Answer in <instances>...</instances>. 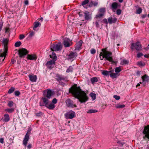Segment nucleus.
Here are the masks:
<instances>
[{
	"label": "nucleus",
	"instance_id": "obj_1",
	"mask_svg": "<svg viewBox=\"0 0 149 149\" xmlns=\"http://www.w3.org/2000/svg\"><path fill=\"white\" fill-rule=\"evenodd\" d=\"M54 92L52 91L51 89H47L43 91V97L41 98V100H42L43 104H45L44 105L43 104H41V102H40V106H45L49 110H53L55 107V105L51 103L49 104L48 105L49 100L51 97L52 96L54 95Z\"/></svg>",
	"mask_w": 149,
	"mask_h": 149
},
{
	"label": "nucleus",
	"instance_id": "obj_2",
	"mask_svg": "<svg viewBox=\"0 0 149 149\" xmlns=\"http://www.w3.org/2000/svg\"><path fill=\"white\" fill-rule=\"evenodd\" d=\"M75 98H77L81 103L85 102L88 101V97L86 93L82 91L79 86L75 84Z\"/></svg>",
	"mask_w": 149,
	"mask_h": 149
},
{
	"label": "nucleus",
	"instance_id": "obj_3",
	"mask_svg": "<svg viewBox=\"0 0 149 149\" xmlns=\"http://www.w3.org/2000/svg\"><path fill=\"white\" fill-rule=\"evenodd\" d=\"M102 52H101L99 55L101 60H103V58H105L106 60L111 62L112 64L115 63V62L113 60L112 52L107 51V48L102 49Z\"/></svg>",
	"mask_w": 149,
	"mask_h": 149
},
{
	"label": "nucleus",
	"instance_id": "obj_4",
	"mask_svg": "<svg viewBox=\"0 0 149 149\" xmlns=\"http://www.w3.org/2000/svg\"><path fill=\"white\" fill-rule=\"evenodd\" d=\"M55 79L58 82L59 84L63 86H64L65 83L68 81L67 77L62 76L57 73L56 74Z\"/></svg>",
	"mask_w": 149,
	"mask_h": 149
},
{
	"label": "nucleus",
	"instance_id": "obj_5",
	"mask_svg": "<svg viewBox=\"0 0 149 149\" xmlns=\"http://www.w3.org/2000/svg\"><path fill=\"white\" fill-rule=\"evenodd\" d=\"M76 15H78L80 17H82L84 15L85 20L88 21L91 19L92 18L91 15L90 14L89 12L85 11L83 12L80 10H76Z\"/></svg>",
	"mask_w": 149,
	"mask_h": 149
},
{
	"label": "nucleus",
	"instance_id": "obj_6",
	"mask_svg": "<svg viewBox=\"0 0 149 149\" xmlns=\"http://www.w3.org/2000/svg\"><path fill=\"white\" fill-rule=\"evenodd\" d=\"M50 48V49L52 51H61L63 48V45L60 42L57 44H55L54 42L51 45Z\"/></svg>",
	"mask_w": 149,
	"mask_h": 149
},
{
	"label": "nucleus",
	"instance_id": "obj_7",
	"mask_svg": "<svg viewBox=\"0 0 149 149\" xmlns=\"http://www.w3.org/2000/svg\"><path fill=\"white\" fill-rule=\"evenodd\" d=\"M29 52L25 48H22L19 49L18 51V54L19 57L20 58H22L24 57L28 54Z\"/></svg>",
	"mask_w": 149,
	"mask_h": 149
},
{
	"label": "nucleus",
	"instance_id": "obj_8",
	"mask_svg": "<svg viewBox=\"0 0 149 149\" xmlns=\"http://www.w3.org/2000/svg\"><path fill=\"white\" fill-rule=\"evenodd\" d=\"M63 44L65 47H70L72 44V40L69 38H65L63 39Z\"/></svg>",
	"mask_w": 149,
	"mask_h": 149
},
{
	"label": "nucleus",
	"instance_id": "obj_9",
	"mask_svg": "<svg viewBox=\"0 0 149 149\" xmlns=\"http://www.w3.org/2000/svg\"><path fill=\"white\" fill-rule=\"evenodd\" d=\"M134 48L137 51L139 50L141 48V46L140 43L139 42H136L135 43H132L131 45V49L133 50Z\"/></svg>",
	"mask_w": 149,
	"mask_h": 149
},
{
	"label": "nucleus",
	"instance_id": "obj_10",
	"mask_svg": "<svg viewBox=\"0 0 149 149\" xmlns=\"http://www.w3.org/2000/svg\"><path fill=\"white\" fill-rule=\"evenodd\" d=\"M143 133L145 135L143 137V139H145L146 138L149 139V125L145 126Z\"/></svg>",
	"mask_w": 149,
	"mask_h": 149
},
{
	"label": "nucleus",
	"instance_id": "obj_11",
	"mask_svg": "<svg viewBox=\"0 0 149 149\" xmlns=\"http://www.w3.org/2000/svg\"><path fill=\"white\" fill-rule=\"evenodd\" d=\"M74 112L70 111L64 114L65 118L68 119H72L74 117Z\"/></svg>",
	"mask_w": 149,
	"mask_h": 149
},
{
	"label": "nucleus",
	"instance_id": "obj_12",
	"mask_svg": "<svg viewBox=\"0 0 149 149\" xmlns=\"http://www.w3.org/2000/svg\"><path fill=\"white\" fill-rule=\"evenodd\" d=\"M55 62L50 60L49 61H48L45 64V65L47 67V68L49 69H52L54 66L53 65H55Z\"/></svg>",
	"mask_w": 149,
	"mask_h": 149
},
{
	"label": "nucleus",
	"instance_id": "obj_13",
	"mask_svg": "<svg viewBox=\"0 0 149 149\" xmlns=\"http://www.w3.org/2000/svg\"><path fill=\"white\" fill-rule=\"evenodd\" d=\"M82 44V41L81 40L77 42L75 46V50H79L81 49V47Z\"/></svg>",
	"mask_w": 149,
	"mask_h": 149
},
{
	"label": "nucleus",
	"instance_id": "obj_14",
	"mask_svg": "<svg viewBox=\"0 0 149 149\" xmlns=\"http://www.w3.org/2000/svg\"><path fill=\"white\" fill-rule=\"evenodd\" d=\"M37 57L36 55L35 54H28L26 58L28 60H36Z\"/></svg>",
	"mask_w": 149,
	"mask_h": 149
},
{
	"label": "nucleus",
	"instance_id": "obj_15",
	"mask_svg": "<svg viewBox=\"0 0 149 149\" xmlns=\"http://www.w3.org/2000/svg\"><path fill=\"white\" fill-rule=\"evenodd\" d=\"M66 103L67 106L69 107L73 108L74 107V105L73 104V102L72 100L68 99L66 101Z\"/></svg>",
	"mask_w": 149,
	"mask_h": 149
},
{
	"label": "nucleus",
	"instance_id": "obj_16",
	"mask_svg": "<svg viewBox=\"0 0 149 149\" xmlns=\"http://www.w3.org/2000/svg\"><path fill=\"white\" fill-rule=\"evenodd\" d=\"M8 39L5 38L3 39V44L4 45V49H8Z\"/></svg>",
	"mask_w": 149,
	"mask_h": 149
},
{
	"label": "nucleus",
	"instance_id": "obj_17",
	"mask_svg": "<svg viewBox=\"0 0 149 149\" xmlns=\"http://www.w3.org/2000/svg\"><path fill=\"white\" fill-rule=\"evenodd\" d=\"M141 78L143 81V82L146 83L147 82H148L149 80V77L146 74L142 76Z\"/></svg>",
	"mask_w": 149,
	"mask_h": 149
},
{
	"label": "nucleus",
	"instance_id": "obj_18",
	"mask_svg": "<svg viewBox=\"0 0 149 149\" xmlns=\"http://www.w3.org/2000/svg\"><path fill=\"white\" fill-rule=\"evenodd\" d=\"M29 78V80L32 82H36L37 77L36 75H32L31 74H29L28 76Z\"/></svg>",
	"mask_w": 149,
	"mask_h": 149
},
{
	"label": "nucleus",
	"instance_id": "obj_19",
	"mask_svg": "<svg viewBox=\"0 0 149 149\" xmlns=\"http://www.w3.org/2000/svg\"><path fill=\"white\" fill-rule=\"evenodd\" d=\"M49 56L50 58L52 59L51 60L54 61V62H55L57 60V57L56 54L54 52H53L52 53V54L49 55Z\"/></svg>",
	"mask_w": 149,
	"mask_h": 149
},
{
	"label": "nucleus",
	"instance_id": "obj_20",
	"mask_svg": "<svg viewBox=\"0 0 149 149\" xmlns=\"http://www.w3.org/2000/svg\"><path fill=\"white\" fill-rule=\"evenodd\" d=\"M69 93L71 94L74 97V84L69 89Z\"/></svg>",
	"mask_w": 149,
	"mask_h": 149
},
{
	"label": "nucleus",
	"instance_id": "obj_21",
	"mask_svg": "<svg viewBox=\"0 0 149 149\" xmlns=\"http://www.w3.org/2000/svg\"><path fill=\"white\" fill-rule=\"evenodd\" d=\"M10 120V118L9 115L7 113H5L4 115V119L3 120V121L5 122L9 121Z\"/></svg>",
	"mask_w": 149,
	"mask_h": 149
},
{
	"label": "nucleus",
	"instance_id": "obj_22",
	"mask_svg": "<svg viewBox=\"0 0 149 149\" xmlns=\"http://www.w3.org/2000/svg\"><path fill=\"white\" fill-rule=\"evenodd\" d=\"M29 139V137L25 136L23 141V144L25 146H26L27 144L28 141Z\"/></svg>",
	"mask_w": 149,
	"mask_h": 149
},
{
	"label": "nucleus",
	"instance_id": "obj_23",
	"mask_svg": "<svg viewBox=\"0 0 149 149\" xmlns=\"http://www.w3.org/2000/svg\"><path fill=\"white\" fill-rule=\"evenodd\" d=\"M110 75L112 78L114 79L118 77L119 76V74H118L117 73H112L111 71Z\"/></svg>",
	"mask_w": 149,
	"mask_h": 149
},
{
	"label": "nucleus",
	"instance_id": "obj_24",
	"mask_svg": "<svg viewBox=\"0 0 149 149\" xmlns=\"http://www.w3.org/2000/svg\"><path fill=\"white\" fill-rule=\"evenodd\" d=\"M8 50L6 49H4V52L3 53H1L0 55V57H4L5 58L6 56L7 53L8 52Z\"/></svg>",
	"mask_w": 149,
	"mask_h": 149
},
{
	"label": "nucleus",
	"instance_id": "obj_25",
	"mask_svg": "<svg viewBox=\"0 0 149 149\" xmlns=\"http://www.w3.org/2000/svg\"><path fill=\"white\" fill-rule=\"evenodd\" d=\"M15 110V109L14 108H7L5 109V111L7 113H12Z\"/></svg>",
	"mask_w": 149,
	"mask_h": 149
},
{
	"label": "nucleus",
	"instance_id": "obj_26",
	"mask_svg": "<svg viewBox=\"0 0 149 149\" xmlns=\"http://www.w3.org/2000/svg\"><path fill=\"white\" fill-rule=\"evenodd\" d=\"M68 58L69 59H71L74 56V52H70V54L68 55Z\"/></svg>",
	"mask_w": 149,
	"mask_h": 149
},
{
	"label": "nucleus",
	"instance_id": "obj_27",
	"mask_svg": "<svg viewBox=\"0 0 149 149\" xmlns=\"http://www.w3.org/2000/svg\"><path fill=\"white\" fill-rule=\"evenodd\" d=\"M34 27L33 28V29L34 30H35V28L39 26L40 25H41V24L38 22H35L33 23Z\"/></svg>",
	"mask_w": 149,
	"mask_h": 149
},
{
	"label": "nucleus",
	"instance_id": "obj_28",
	"mask_svg": "<svg viewBox=\"0 0 149 149\" xmlns=\"http://www.w3.org/2000/svg\"><path fill=\"white\" fill-rule=\"evenodd\" d=\"M111 72V71H107L106 70H104L102 72L103 75L104 76H107L110 75V73Z\"/></svg>",
	"mask_w": 149,
	"mask_h": 149
},
{
	"label": "nucleus",
	"instance_id": "obj_29",
	"mask_svg": "<svg viewBox=\"0 0 149 149\" xmlns=\"http://www.w3.org/2000/svg\"><path fill=\"white\" fill-rule=\"evenodd\" d=\"M128 63L129 61H127L126 59H124L121 61L120 64L121 65H124L128 64Z\"/></svg>",
	"mask_w": 149,
	"mask_h": 149
},
{
	"label": "nucleus",
	"instance_id": "obj_30",
	"mask_svg": "<svg viewBox=\"0 0 149 149\" xmlns=\"http://www.w3.org/2000/svg\"><path fill=\"white\" fill-rule=\"evenodd\" d=\"M111 7L113 9H116L118 7V4L116 2L113 3L112 4Z\"/></svg>",
	"mask_w": 149,
	"mask_h": 149
},
{
	"label": "nucleus",
	"instance_id": "obj_31",
	"mask_svg": "<svg viewBox=\"0 0 149 149\" xmlns=\"http://www.w3.org/2000/svg\"><path fill=\"white\" fill-rule=\"evenodd\" d=\"M91 81L92 84H93L97 82L98 81V79L97 77H94L91 79Z\"/></svg>",
	"mask_w": 149,
	"mask_h": 149
},
{
	"label": "nucleus",
	"instance_id": "obj_32",
	"mask_svg": "<svg viewBox=\"0 0 149 149\" xmlns=\"http://www.w3.org/2000/svg\"><path fill=\"white\" fill-rule=\"evenodd\" d=\"M117 143L120 147H122L125 144V142L121 141H117Z\"/></svg>",
	"mask_w": 149,
	"mask_h": 149
},
{
	"label": "nucleus",
	"instance_id": "obj_33",
	"mask_svg": "<svg viewBox=\"0 0 149 149\" xmlns=\"http://www.w3.org/2000/svg\"><path fill=\"white\" fill-rule=\"evenodd\" d=\"M115 107L117 109L123 108L125 107V106L124 104H118L117 105L115 106Z\"/></svg>",
	"mask_w": 149,
	"mask_h": 149
},
{
	"label": "nucleus",
	"instance_id": "obj_34",
	"mask_svg": "<svg viewBox=\"0 0 149 149\" xmlns=\"http://www.w3.org/2000/svg\"><path fill=\"white\" fill-rule=\"evenodd\" d=\"M32 130V129L30 127L29 128L28 130L27 131V132L25 136H27L29 137V135H30L31 134V131Z\"/></svg>",
	"mask_w": 149,
	"mask_h": 149
},
{
	"label": "nucleus",
	"instance_id": "obj_35",
	"mask_svg": "<svg viewBox=\"0 0 149 149\" xmlns=\"http://www.w3.org/2000/svg\"><path fill=\"white\" fill-rule=\"evenodd\" d=\"M90 96L92 97L93 100H94L96 98V95L93 93H91L90 94Z\"/></svg>",
	"mask_w": 149,
	"mask_h": 149
},
{
	"label": "nucleus",
	"instance_id": "obj_36",
	"mask_svg": "<svg viewBox=\"0 0 149 149\" xmlns=\"http://www.w3.org/2000/svg\"><path fill=\"white\" fill-rule=\"evenodd\" d=\"M15 88L13 87H11L9 90L8 93V94H11L13 93L15 91Z\"/></svg>",
	"mask_w": 149,
	"mask_h": 149
},
{
	"label": "nucleus",
	"instance_id": "obj_37",
	"mask_svg": "<svg viewBox=\"0 0 149 149\" xmlns=\"http://www.w3.org/2000/svg\"><path fill=\"white\" fill-rule=\"evenodd\" d=\"M89 1V0H85L84 1H83L82 3V5L85 8H87V7H84V5H85L87 4L88 3V2Z\"/></svg>",
	"mask_w": 149,
	"mask_h": 149
},
{
	"label": "nucleus",
	"instance_id": "obj_38",
	"mask_svg": "<svg viewBox=\"0 0 149 149\" xmlns=\"http://www.w3.org/2000/svg\"><path fill=\"white\" fill-rule=\"evenodd\" d=\"M14 105V102L13 101H10L8 103L7 105L10 107H13Z\"/></svg>",
	"mask_w": 149,
	"mask_h": 149
},
{
	"label": "nucleus",
	"instance_id": "obj_39",
	"mask_svg": "<svg viewBox=\"0 0 149 149\" xmlns=\"http://www.w3.org/2000/svg\"><path fill=\"white\" fill-rule=\"evenodd\" d=\"M97 112V111L96 110L91 109L89 110L88 111H87V113H96Z\"/></svg>",
	"mask_w": 149,
	"mask_h": 149
},
{
	"label": "nucleus",
	"instance_id": "obj_40",
	"mask_svg": "<svg viewBox=\"0 0 149 149\" xmlns=\"http://www.w3.org/2000/svg\"><path fill=\"white\" fill-rule=\"evenodd\" d=\"M121 68L120 67H117L115 69V71L116 73H118L121 71Z\"/></svg>",
	"mask_w": 149,
	"mask_h": 149
},
{
	"label": "nucleus",
	"instance_id": "obj_41",
	"mask_svg": "<svg viewBox=\"0 0 149 149\" xmlns=\"http://www.w3.org/2000/svg\"><path fill=\"white\" fill-rule=\"evenodd\" d=\"M21 44V42L20 41L17 42L15 44V47H19Z\"/></svg>",
	"mask_w": 149,
	"mask_h": 149
},
{
	"label": "nucleus",
	"instance_id": "obj_42",
	"mask_svg": "<svg viewBox=\"0 0 149 149\" xmlns=\"http://www.w3.org/2000/svg\"><path fill=\"white\" fill-rule=\"evenodd\" d=\"M42 114V112L41 111H39L38 113H36L35 114L36 116L38 117H40Z\"/></svg>",
	"mask_w": 149,
	"mask_h": 149
},
{
	"label": "nucleus",
	"instance_id": "obj_43",
	"mask_svg": "<svg viewBox=\"0 0 149 149\" xmlns=\"http://www.w3.org/2000/svg\"><path fill=\"white\" fill-rule=\"evenodd\" d=\"M73 70V68L71 66H70L69 68L67 69L66 70L67 72H72Z\"/></svg>",
	"mask_w": 149,
	"mask_h": 149
},
{
	"label": "nucleus",
	"instance_id": "obj_44",
	"mask_svg": "<svg viewBox=\"0 0 149 149\" xmlns=\"http://www.w3.org/2000/svg\"><path fill=\"white\" fill-rule=\"evenodd\" d=\"M99 12L102 13L103 14L105 12V9L104 8H102L100 9Z\"/></svg>",
	"mask_w": 149,
	"mask_h": 149
},
{
	"label": "nucleus",
	"instance_id": "obj_45",
	"mask_svg": "<svg viewBox=\"0 0 149 149\" xmlns=\"http://www.w3.org/2000/svg\"><path fill=\"white\" fill-rule=\"evenodd\" d=\"M137 64L140 66H144L145 65V64L142 61L138 62L137 63Z\"/></svg>",
	"mask_w": 149,
	"mask_h": 149
},
{
	"label": "nucleus",
	"instance_id": "obj_46",
	"mask_svg": "<svg viewBox=\"0 0 149 149\" xmlns=\"http://www.w3.org/2000/svg\"><path fill=\"white\" fill-rule=\"evenodd\" d=\"M34 33L33 31H31L29 32V37H31L34 35Z\"/></svg>",
	"mask_w": 149,
	"mask_h": 149
},
{
	"label": "nucleus",
	"instance_id": "obj_47",
	"mask_svg": "<svg viewBox=\"0 0 149 149\" xmlns=\"http://www.w3.org/2000/svg\"><path fill=\"white\" fill-rule=\"evenodd\" d=\"M103 15V13H100L96 15V17L97 18H100L101 17H102Z\"/></svg>",
	"mask_w": 149,
	"mask_h": 149
},
{
	"label": "nucleus",
	"instance_id": "obj_48",
	"mask_svg": "<svg viewBox=\"0 0 149 149\" xmlns=\"http://www.w3.org/2000/svg\"><path fill=\"white\" fill-rule=\"evenodd\" d=\"M142 11V9L140 8H139L136 11V13L137 14H140Z\"/></svg>",
	"mask_w": 149,
	"mask_h": 149
},
{
	"label": "nucleus",
	"instance_id": "obj_49",
	"mask_svg": "<svg viewBox=\"0 0 149 149\" xmlns=\"http://www.w3.org/2000/svg\"><path fill=\"white\" fill-rule=\"evenodd\" d=\"M14 93L16 96H19L20 94V93L19 91H15L14 92Z\"/></svg>",
	"mask_w": 149,
	"mask_h": 149
},
{
	"label": "nucleus",
	"instance_id": "obj_50",
	"mask_svg": "<svg viewBox=\"0 0 149 149\" xmlns=\"http://www.w3.org/2000/svg\"><path fill=\"white\" fill-rule=\"evenodd\" d=\"M112 18L111 17L109 18L108 19V22L110 24H111L113 23L112 22Z\"/></svg>",
	"mask_w": 149,
	"mask_h": 149
},
{
	"label": "nucleus",
	"instance_id": "obj_51",
	"mask_svg": "<svg viewBox=\"0 0 149 149\" xmlns=\"http://www.w3.org/2000/svg\"><path fill=\"white\" fill-rule=\"evenodd\" d=\"M57 103V100L56 98H54L52 101V103L54 104H56Z\"/></svg>",
	"mask_w": 149,
	"mask_h": 149
},
{
	"label": "nucleus",
	"instance_id": "obj_52",
	"mask_svg": "<svg viewBox=\"0 0 149 149\" xmlns=\"http://www.w3.org/2000/svg\"><path fill=\"white\" fill-rule=\"evenodd\" d=\"M96 52V50L95 49L92 48L91 50V54H94Z\"/></svg>",
	"mask_w": 149,
	"mask_h": 149
},
{
	"label": "nucleus",
	"instance_id": "obj_53",
	"mask_svg": "<svg viewBox=\"0 0 149 149\" xmlns=\"http://www.w3.org/2000/svg\"><path fill=\"white\" fill-rule=\"evenodd\" d=\"M121 10L120 9H118L117 10L116 13L118 15H120L121 13Z\"/></svg>",
	"mask_w": 149,
	"mask_h": 149
},
{
	"label": "nucleus",
	"instance_id": "obj_54",
	"mask_svg": "<svg viewBox=\"0 0 149 149\" xmlns=\"http://www.w3.org/2000/svg\"><path fill=\"white\" fill-rule=\"evenodd\" d=\"M25 38V36L23 34H21L19 35V38L20 40L23 39Z\"/></svg>",
	"mask_w": 149,
	"mask_h": 149
},
{
	"label": "nucleus",
	"instance_id": "obj_55",
	"mask_svg": "<svg viewBox=\"0 0 149 149\" xmlns=\"http://www.w3.org/2000/svg\"><path fill=\"white\" fill-rule=\"evenodd\" d=\"M113 97L117 100H119L120 99V97L117 95H114L113 96Z\"/></svg>",
	"mask_w": 149,
	"mask_h": 149
},
{
	"label": "nucleus",
	"instance_id": "obj_56",
	"mask_svg": "<svg viewBox=\"0 0 149 149\" xmlns=\"http://www.w3.org/2000/svg\"><path fill=\"white\" fill-rule=\"evenodd\" d=\"M143 55V54L142 53H138L137 55V57L138 58H139Z\"/></svg>",
	"mask_w": 149,
	"mask_h": 149
},
{
	"label": "nucleus",
	"instance_id": "obj_57",
	"mask_svg": "<svg viewBox=\"0 0 149 149\" xmlns=\"http://www.w3.org/2000/svg\"><path fill=\"white\" fill-rule=\"evenodd\" d=\"M112 22L113 23H114L116 22L117 21V19L116 18H112Z\"/></svg>",
	"mask_w": 149,
	"mask_h": 149
},
{
	"label": "nucleus",
	"instance_id": "obj_58",
	"mask_svg": "<svg viewBox=\"0 0 149 149\" xmlns=\"http://www.w3.org/2000/svg\"><path fill=\"white\" fill-rule=\"evenodd\" d=\"M93 1H91V2H90L89 3V7H91L92 6H93Z\"/></svg>",
	"mask_w": 149,
	"mask_h": 149
},
{
	"label": "nucleus",
	"instance_id": "obj_59",
	"mask_svg": "<svg viewBox=\"0 0 149 149\" xmlns=\"http://www.w3.org/2000/svg\"><path fill=\"white\" fill-rule=\"evenodd\" d=\"M0 143L2 144H3L4 143V139L3 138H0Z\"/></svg>",
	"mask_w": 149,
	"mask_h": 149
},
{
	"label": "nucleus",
	"instance_id": "obj_60",
	"mask_svg": "<svg viewBox=\"0 0 149 149\" xmlns=\"http://www.w3.org/2000/svg\"><path fill=\"white\" fill-rule=\"evenodd\" d=\"M93 1V6H97L98 4V2H94V1Z\"/></svg>",
	"mask_w": 149,
	"mask_h": 149
},
{
	"label": "nucleus",
	"instance_id": "obj_61",
	"mask_svg": "<svg viewBox=\"0 0 149 149\" xmlns=\"http://www.w3.org/2000/svg\"><path fill=\"white\" fill-rule=\"evenodd\" d=\"M5 30L6 33L8 32L9 31H10V29L9 28L6 27L5 29Z\"/></svg>",
	"mask_w": 149,
	"mask_h": 149
},
{
	"label": "nucleus",
	"instance_id": "obj_62",
	"mask_svg": "<svg viewBox=\"0 0 149 149\" xmlns=\"http://www.w3.org/2000/svg\"><path fill=\"white\" fill-rule=\"evenodd\" d=\"M32 147V145L30 144H29V145L27 146V148L28 149H30Z\"/></svg>",
	"mask_w": 149,
	"mask_h": 149
},
{
	"label": "nucleus",
	"instance_id": "obj_63",
	"mask_svg": "<svg viewBox=\"0 0 149 149\" xmlns=\"http://www.w3.org/2000/svg\"><path fill=\"white\" fill-rule=\"evenodd\" d=\"M103 22H104L105 23H106V24H107L108 23L107 19H103Z\"/></svg>",
	"mask_w": 149,
	"mask_h": 149
},
{
	"label": "nucleus",
	"instance_id": "obj_64",
	"mask_svg": "<svg viewBox=\"0 0 149 149\" xmlns=\"http://www.w3.org/2000/svg\"><path fill=\"white\" fill-rule=\"evenodd\" d=\"M24 3L25 5H28V4L29 3L28 1L27 0L25 1H24Z\"/></svg>",
	"mask_w": 149,
	"mask_h": 149
}]
</instances>
